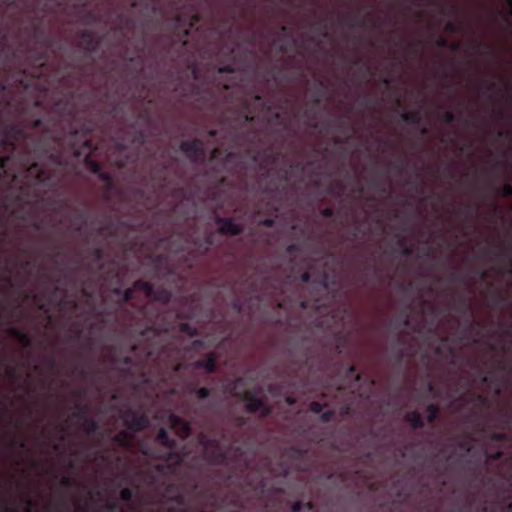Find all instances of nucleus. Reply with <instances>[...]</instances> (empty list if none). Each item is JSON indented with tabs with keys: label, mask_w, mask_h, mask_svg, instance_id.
<instances>
[{
	"label": "nucleus",
	"mask_w": 512,
	"mask_h": 512,
	"mask_svg": "<svg viewBox=\"0 0 512 512\" xmlns=\"http://www.w3.org/2000/svg\"><path fill=\"white\" fill-rule=\"evenodd\" d=\"M91 132L92 129L88 125H83L80 129H73L70 133L71 135L69 139V144H71V148L74 154L76 156H80L81 151L76 147V144L78 142L82 143L83 147L89 151L88 155H86L84 158L85 166L90 172L97 175L99 172H101L102 166L90 155V153L95 149L92 140L89 139Z\"/></svg>",
	"instance_id": "f257e3e1"
},
{
	"label": "nucleus",
	"mask_w": 512,
	"mask_h": 512,
	"mask_svg": "<svg viewBox=\"0 0 512 512\" xmlns=\"http://www.w3.org/2000/svg\"><path fill=\"white\" fill-rule=\"evenodd\" d=\"M180 150L186 154L191 162L204 163L206 160L204 142L198 138L182 141Z\"/></svg>",
	"instance_id": "f03ea898"
},
{
	"label": "nucleus",
	"mask_w": 512,
	"mask_h": 512,
	"mask_svg": "<svg viewBox=\"0 0 512 512\" xmlns=\"http://www.w3.org/2000/svg\"><path fill=\"white\" fill-rule=\"evenodd\" d=\"M242 399L245 401L246 411L249 413H260L261 418H266L272 413V407L267 402L257 397L255 391H246Z\"/></svg>",
	"instance_id": "7ed1b4c3"
},
{
	"label": "nucleus",
	"mask_w": 512,
	"mask_h": 512,
	"mask_svg": "<svg viewBox=\"0 0 512 512\" xmlns=\"http://www.w3.org/2000/svg\"><path fill=\"white\" fill-rule=\"evenodd\" d=\"M122 419L126 428L132 432H139L146 429L149 425V419L145 414H140L132 408L125 410Z\"/></svg>",
	"instance_id": "20e7f679"
},
{
	"label": "nucleus",
	"mask_w": 512,
	"mask_h": 512,
	"mask_svg": "<svg viewBox=\"0 0 512 512\" xmlns=\"http://www.w3.org/2000/svg\"><path fill=\"white\" fill-rule=\"evenodd\" d=\"M215 223L220 225L218 233L221 235L238 236L244 230L243 225L235 223L232 218L216 216Z\"/></svg>",
	"instance_id": "39448f33"
},
{
	"label": "nucleus",
	"mask_w": 512,
	"mask_h": 512,
	"mask_svg": "<svg viewBox=\"0 0 512 512\" xmlns=\"http://www.w3.org/2000/svg\"><path fill=\"white\" fill-rule=\"evenodd\" d=\"M28 137V133L26 132L24 127H20L17 125H10L6 128V135L1 141V145L6 147L8 145H12L15 147V141L23 140Z\"/></svg>",
	"instance_id": "423d86ee"
},
{
	"label": "nucleus",
	"mask_w": 512,
	"mask_h": 512,
	"mask_svg": "<svg viewBox=\"0 0 512 512\" xmlns=\"http://www.w3.org/2000/svg\"><path fill=\"white\" fill-rule=\"evenodd\" d=\"M169 422L173 429L176 430V433L182 439H186L192 435V427L189 421L183 419L182 417L171 414L169 416Z\"/></svg>",
	"instance_id": "0eeeda50"
},
{
	"label": "nucleus",
	"mask_w": 512,
	"mask_h": 512,
	"mask_svg": "<svg viewBox=\"0 0 512 512\" xmlns=\"http://www.w3.org/2000/svg\"><path fill=\"white\" fill-rule=\"evenodd\" d=\"M139 312L148 321L147 326L140 331V335L142 337H147L149 334H153V335L158 334V329L155 326V320H156L158 314L150 315V313L148 312V308L146 306H142L139 309Z\"/></svg>",
	"instance_id": "6e6552de"
},
{
	"label": "nucleus",
	"mask_w": 512,
	"mask_h": 512,
	"mask_svg": "<svg viewBox=\"0 0 512 512\" xmlns=\"http://www.w3.org/2000/svg\"><path fill=\"white\" fill-rule=\"evenodd\" d=\"M197 369H204L207 373H215L217 371V356L215 353H208L204 359L197 360L194 363Z\"/></svg>",
	"instance_id": "1a4fd4ad"
},
{
	"label": "nucleus",
	"mask_w": 512,
	"mask_h": 512,
	"mask_svg": "<svg viewBox=\"0 0 512 512\" xmlns=\"http://www.w3.org/2000/svg\"><path fill=\"white\" fill-rule=\"evenodd\" d=\"M24 166H27L28 172L35 174L38 182L44 183L49 179L47 170L38 161H27L24 163Z\"/></svg>",
	"instance_id": "9d476101"
},
{
	"label": "nucleus",
	"mask_w": 512,
	"mask_h": 512,
	"mask_svg": "<svg viewBox=\"0 0 512 512\" xmlns=\"http://www.w3.org/2000/svg\"><path fill=\"white\" fill-rule=\"evenodd\" d=\"M405 420L409 423L411 428L417 430L425 426L424 419L418 411H412L406 414Z\"/></svg>",
	"instance_id": "9b49d317"
},
{
	"label": "nucleus",
	"mask_w": 512,
	"mask_h": 512,
	"mask_svg": "<svg viewBox=\"0 0 512 512\" xmlns=\"http://www.w3.org/2000/svg\"><path fill=\"white\" fill-rule=\"evenodd\" d=\"M157 442L160 443L163 447L167 449H175L176 448V441L172 439L165 428H161L156 436Z\"/></svg>",
	"instance_id": "f8f14e48"
},
{
	"label": "nucleus",
	"mask_w": 512,
	"mask_h": 512,
	"mask_svg": "<svg viewBox=\"0 0 512 512\" xmlns=\"http://www.w3.org/2000/svg\"><path fill=\"white\" fill-rule=\"evenodd\" d=\"M172 297V294L169 290L165 288H155L153 289V295H151L149 298L153 299L154 301L162 302L164 304H167L170 302Z\"/></svg>",
	"instance_id": "ddd939ff"
},
{
	"label": "nucleus",
	"mask_w": 512,
	"mask_h": 512,
	"mask_svg": "<svg viewBox=\"0 0 512 512\" xmlns=\"http://www.w3.org/2000/svg\"><path fill=\"white\" fill-rule=\"evenodd\" d=\"M401 119L404 122L413 125H420L422 123V116L419 110L412 112H403L401 114Z\"/></svg>",
	"instance_id": "4468645a"
},
{
	"label": "nucleus",
	"mask_w": 512,
	"mask_h": 512,
	"mask_svg": "<svg viewBox=\"0 0 512 512\" xmlns=\"http://www.w3.org/2000/svg\"><path fill=\"white\" fill-rule=\"evenodd\" d=\"M133 284H134L135 291L136 290L142 291L145 294V296H147V297H150L151 295H153V289H154L153 283L144 281V280H136V281H134Z\"/></svg>",
	"instance_id": "2eb2a0df"
},
{
	"label": "nucleus",
	"mask_w": 512,
	"mask_h": 512,
	"mask_svg": "<svg viewBox=\"0 0 512 512\" xmlns=\"http://www.w3.org/2000/svg\"><path fill=\"white\" fill-rule=\"evenodd\" d=\"M210 459L215 464L223 465L227 462L228 454L221 448L213 449L210 453Z\"/></svg>",
	"instance_id": "dca6fc26"
},
{
	"label": "nucleus",
	"mask_w": 512,
	"mask_h": 512,
	"mask_svg": "<svg viewBox=\"0 0 512 512\" xmlns=\"http://www.w3.org/2000/svg\"><path fill=\"white\" fill-rule=\"evenodd\" d=\"M113 441L124 448L131 447V435L127 431H121L117 435L114 436Z\"/></svg>",
	"instance_id": "f3484780"
},
{
	"label": "nucleus",
	"mask_w": 512,
	"mask_h": 512,
	"mask_svg": "<svg viewBox=\"0 0 512 512\" xmlns=\"http://www.w3.org/2000/svg\"><path fill=\"white\" fill-rule=\"evenodd\" d=\"M80 427L84 429L87 435H93L99 429V423L98 421L88 417L85 421H82Z\"/></svg>",
	"instance_id": "a211bd4d"
},
{
	"label": "nucleus",
	"mask_w": 512,
	"mask_h": 512,
	"mask_svg": "<svg viewBox=\"0 0 512 512\" xmlns=\"http://www.w3.org/2000/svg\"><path fill=\"white\" fill-rule=\"evenodd\" d=\"M426 410L428 412L427 421L429 423H434L440 414L439 406L434 403H431L427 406Z\"/></svg>",
	"instance_id": "6ab92c4d"
},
{
	"label": "nucleus",
	"mask_w": 512,
	"mask_h": 512,
	"mask_svg": "<svg viewBox=\"0 0 512 512\" xmlns=\"http://www.w3.org/2000/svg\"><path fill=\"white\" fill-rule=\"evenodd\" d=\"M84 49L87 53H96L100 47V39L91 37L89 40L84 42Z\"/></svg>",
	"instance_id": "aec40b11"
},
{
	"label": "nucleus",
	"mask_w": 512,
	"mask_h": 512,
	"mask_svg": "<svg viewBox=\"0 0 512 512\" xmlns=\"http://www.w3.org/2000/svg\"><path fill=\"white\" fill-rule=\"evenodd\" d=\"M76 411L74 412V416L80 420V424L82 421L86 420L89 417V411L87 405L77 404L75 406Z\"/></svg>",
	"instance_id": "412c9836"
},
{
	"label": "nucleus",
	"mask_w": 512,
	"mask_h": 512,
	"mask_svg": "<svg viewBox=\"0 0 512 512\" xmlns=\"http://www.w3.org/2000/svg\"><path fill=\"white\" fill-rule=\"evenodd\" d=\"M97 176L100 181H102L106 184L107 189L110 190V189L114 188V185H115L114 179L110 173L101 170V172H99L97 174Z\"/></svg>",
	"instance_id": "4be33fe9"
},
{
	"label": "nucleus",
	"mask_w": 512,
	"mask_h": 512,
	"mask_svg": "<svg viewBox=\"0 0 512 512\" xmlns=\"http://www.w3.org/2000/svg\"><path fill=\"white\" fill-rule=\"evenodd\" d=\"M161 458L165 461H174L176 465H179L182 462V457L179 453L175 452L174 449H169V451L164 453Z\"/></svg>",
	"instance_id": "5701e85b"
},
{
	"label": "nucleus",
	"mask_w": 512,
	"mask_h": 512,
	"mask_svg": "<svg viewBox=\"0 0 512 512\" xmlns=\"http://www.w3.org/2000/svg\"><path fill=\"white\" fill-rule=\"evenodd\" d=\"M74 220L78 222V225L75 227L76 232H81L82 228L86 222L85 213L81 210H76L74 213Z\"/></svg>",
	"instance_id": "b1692460"
},
{
	"label": "nucleus",
	"mask_w": 512,
	"mask_h": 512,
	"mask_svg": "<svg viewBox=\"0 0 512 512\" xmlns=\"http://www.w3.org/2000/svg\"><path fill=\"white\" fill-rule=\"evenodd\" d=\"M473 440L470 435H467L458 442V447L466 452H470L472 450Z\"/></svg>",
	"instance_id": "393cba45"
},
{
	"label": "nucleus",
	"mask_w": 512,
	"mask_h": 512,
	"mask_svg": "<svg viewBox=\"0 0 512 512\" xmlns=\"http://www.w3.org/2000/svg\"><path fill=\"white\" fill-rule=\"evenodd\" d=\"M146 141V134L143 130H137L134 132L132 143L142 146Z\"/></svg>",
	"instance_id": "a878e982"
},
{
	"label": "nucleus",
	"mask_w": 512,
	"mask_h": 512,
	"mask_svg": "<svg viewBox=\"0 0 512 512\" xmlns=\"http://www.w3.org/2000/svg\"><path fill=\"white\" fill-rule=\"evenodd\" d=\"M180 329L183 333H185L191 337L198 335V329L191 326L189 323H182L180 326Z\"/></svg>",
	"instance_id": "bb28decb"
},
{
	"label": "nucleus",
	"mask_w": 512,
	"mask_h": 512,
	"mask_svg": "<svg viewBox=\"0 0 512 512\" xmlns=\"http://www.w3.org/2000/svg\"><path fill=\"white\" fill-rule=\"evenodd\" d=\"M436 44L440 48L449 47L452 51H458V49H459V44L458 43H454V44L449 45V42L445 38H443V37H440L436 41Z\"/></svg>",
	"instance_id": "cd10ccee"
},
{
	"label": "nucleus",
	"mask_w": 512,
	"mask_h": 512,
	"mask_svg": "<svg viewBox=\"0 0 512 512\" xmlns=\"http://www.w3.org/2000/svg\"><path fill=\"white\" fill-rule=\"evenodd\" d=\"M60 485L63 488H72V487H78L79 483L75 478L63 477L60 481Z\"/></svg>",
	"instance_id": "c85d7f7f"
},
{
	"label": "nucleus",
	"mask_w": 512,
	"mask_h": 512,
	"mask_svg": "<svg viewBox=\"0 0 512 512\" xmlns=\"http://www.w3.org/2000/svg\"><path fill=\"white\" fill-rule=\"evenodd\" d=\"M133 490L129 487H125L120 491V499L124 502H130L133 498Z\"/></svg>",
	"instance_id": "c756f323"
},
{
	"label": "nucleus",
	"mask_w": 512,
	"mask_h": 512,
	"mask_svg": "<svg viewBox=\"0 0 512 512\" xmlns=\"http://www.w3.org/2000/svg\"><path fill=\"white\" fill-rule=\"evenodd\" d=\"M134 298H135V289H134V285H133L131 288H127L126 290H124L122 300L124 303H130L134 300Z\"/></svg>",
	"instance_id": "7c9ffc66"
},
{
	"label": "nucleus",
	"mask_w": 512,
	"mask_h": 512,
	"mask_svg": "<svg viewBox=\"0 0 512 512\" xmlns=\"http://www.w3.org/2000/svg\"><path fill=\"white\" fill-rule=\"evenodd\" d=\"M196 397L199 400L207 399L211 394V389L207 387H200L195 391Z\"/></svg>",
	"instance_id": "2f4dec72"
},
{
	"label": "nucleus",
	"mask_w": 512,
	"mask_h": 512,
	"mask_svg": "<svg viewBox=\"0 0 512 512\" xmlns=\"http://www.w3.org/2000/svg\"><path fill=\"white\" fill-rule=\"evenodd\" d=\"M489 439L496 443H502L507 440V434L503 432H493L489 435Z\"/></svg>",
	"instance_id": "473e14b6"
},
{
	"label": "nucleus",
	"mask_w": 512,
	"mask_h": 512,
	"mask_svg": "<svg viewBox=\"0 0 512 512\" xmlns=\"http://www.w3.org/2000/svg\"><path fill=\"white\" fill-rule=\"evenodd\" d=\"M17 340L25 348H28L32 345V339L30 335L25 331H23V333Z\"/></svg>",
	"instance_id": "72a5a7b5"
},
{
	"label": "nucleus",
	"mask_w": 512,
	"mask_h": 512,
	"mask_svg": "<svg viewBox=\"0 0 512 512\" xmlns=\"http://www.w3.org/2000/svg\"><path fill=\"white\" fill-rule=\"evenodd\" d=\"M473 398L476 402L475 405L477 408H483V407L488 406V404H489L488 399L481 394L474 395Z\"/></svg>",
	"instance_id": "f704fd0d"
},
{
	"label": "nucleus",
	"mask_w": 512,
	"mask_h": 512,
	"mask_svg": "<svg viewBox=\"0 0 512 512\" xmlns=\"http://www.w3.org/2000/svg\"><path fill=\"white\" fill-rule=\"evenodd\" d=\"M326 405L327 404H322L318 401H312L309 405V408L313 413L321 414Z\"/></svg>",
	"instance_id": "c9c22d12"
},
{
	"label": "nucleus",
	"mask_w": 512,
	"mask_h": 512,
	"mask_svg": "<svg viewBox=\"0 0 512 512\" xmlns=\"http://www.w3.org/2000/svg\"><path fill=\"white\" fill-rule=\"evenodd\" d=\"M335 417V411L334 410H327V411H322L321 415H320V420L321 422L323 423H328L330 421H332Z\"/></svg>",
	"instance_id": "e433bc0d"
},
{
	"label": "nucleus",
	"mask_w": 512,
	"mask_h": 512,
	"mask_svg": "<svg viewBox=\"0 0 512 512\" xmlns=\"http://www.w3.org/2000/svg\"><path fill=\"white\" fill-rule=\"evenodd\" d=\"M444 30L447 32V33H450V34H456L459 32L460 30V27L458 24L454 23V22H447L445 24V27H444Z\"/></svg>",
	"instance_id": "4c0bfd02"
},
{
	"label": "nucleus",
	"mask_w": 512,
	"mask_h": 512,
	"mask_svg": "<svg viewBox=\"0 0 512 512\" xmlns=\"http://www.w3.org/2000/svg\"><path fill=\"white\" fill-rule=\"evenodd\" d=\"M498 192L501 193L503 197H510L512 196V184L511 183H505Z\"/></svg>",
	"instance_id": "58836bf2"
},
{
	"label": "nucleus",
	"mask_w": 512,
	"mask_h": 512,
	"mask_svg": "<svg viewBox=\"0 0 512 512\" xmlns=\"http://www.w3.org/2000/svg\"><path fill=\"white\" fill-rule=\"evenodd\" d=\"M456 119V115L451 111H446L442 116V120L447 124L455 122Z\"/></svg>",
	"instance_id": "ea45409f"
},
{
	"label": "nucleus",
	"mask_w": 512,
	"mask_h": 512,
	"mask_svg": "<svg viewBox=\"0 0 512 512\" xmlns=\"http://www.w3.org/2000/svg\"><path fill=\"white\" fill-rule=\"evenodd\" d=\"M23 331H24V330L19 329V328L15 327V326H10V327L8 328V334H9L11 337H13L14 339H16V340L21 336V334L23 333Z\"/></svg>",
	"instance_id": "a19ab883"
},
{
	"label": "nucleus",
	"mask_w": 512,
	"mask_h": 512,
	"mask_svg": "<svg viewBox=\"0 0 512 512\" xmlns=\"http://www.w3.org/2000/svg\"><path fill=\"white\" fill-rule=\"evenodd\" d=\"M91 254H92L95 262L98 263V262L102 261L104 254H103V250L101 248H99V247L94 248L92 250Z\"/></svg>",
	"instance_id": "79ce46f5"
},
{
	"label": "nucleus",
	"mask_w": 512,
	"mask_h": 512,
	"mask_svg": "<svg viewBox=\"0 0 512 512\" xmlns=\"http://www.w3.org/2000/svg\"><path fill=\"white\" fill-rule=\"evenodd\" d=\"M47 53L46 51H39L35 54V60L37 63H40L42 66L45 65V62L47 61Z\"/></svg>",
	"instance_id": "37998d69"
},
{
	"label": "nucleus",
	"mask_w": 512,
	"mask_h": 512,
	"mask_svg": "<svg viewBox=\"0 0 512 512\" xmlns=\"http://www.w3.org/2000/svg\"><path fill=\"white\" fill-rule=\"evenodd\" d=\"M301 251V247L299 244L297 243H292V244H289L287 247H286V252L290 255H294V254H297Z\"/></svg>",
	"instance_id": "c03bdc74"
},
{
	"label": "nucleus",
	"mask_w": 512,
	"mask_h": 512,
	"mask_svg": "<svg viewBox=\"0 0 512 512\" xmlns=\"http://www.w3.org/2000/svg\"><path fill=\"white\" fill-rule=\"evenodd\" d=\"M48 159L52 163L57 164V165H60L61 162H62V156L60 154H58V153H49Z\"/></svg>",
	"instance_id": "a18cd8bd"
},
{
	"label": "nucleus",
	"mask_w": 512,
	"mask_h": 512,
	"mask_svg": "<svg viewBox=\"0 0 512 512\" xmlns=\"http://www.w3.org/2000/svg\"><path fill=\"white\" fill-rule=\"evenodd\" d=\"M259 225L267 227V228H272L275 226V219L265 218L259 222Z\"/></svg>",
	"instance_id": "49530a36"
},
{
	"label": "nucleus",
	"mask_w": 512,
	"mask_h": 512,
	"mask_svg": "<svg viewBox=\"0 0 512 512\" xmlns=\"http://www.w3.org/2000/svg\"><path fill=\"white\" fill-rule=\"evenodd\" d=\"M486 456L491 459V460H494V461H498V460H501L502 457L504 456V453L502 451H496L494 453H491V454H488L487 452L485 453Z\"/></svg>",
	"instance_id": "de8ad7c7"
},
{
	"label": "nucleus",
	"mask_w": 512,
	"mask_h": 512,
	"mask_svg": "<svg viewBox=\"0 0 512 512\" xmlns=\"http://www.w3.org/2000/svg\"><path fill=\"white\" fill-rule=\"evenodd\" d=\"M93 32L91 30H82L80 33H79V37L83 40V42H86L87 40H89L91 37H93Z\"/></svg>",
	"instance_id": "09e8293b"
},
{
	"label": "nucleus",
	"mask_w": 512,
	"mask_h": 512,
	"mask_svg": "<svg viewBox=\"0 0 512 512\" xmlns=\"http://www.w3.org/2000/svg\"><path fill=\"white\" fill-rule=\"evenodd\" d=\"M205 347V341L202 339H196L191 343L192 349H200Z\"/></svg>",
	"instance_id": "8fccbe9b"
},
{
	"label": "nucleus",
	"mask_w": 512,
	"mask_h": 512,
	"mask_svg": "<svg viewBox=\"0 0 512 512\" xmlns=\"http://www.w3.org/2000/svg\"><path fill=\"white\" fill-rule=\"evenodd\" d=\"M172 501L180 506L185 505V497L182 494H177V495L173 496Z\"/></svg>",
	"instance_id": "3c124183"
},
{
	"label": "nucleus",
	"mask_w": 512,
	"mask_h": 512,
	"mask_svg": "<svg viewBox=\"0 0 512 512\" xmlns=\"http://www.w3.org/2000/svg\"><path fill=\"white\" fill-rule=\"evenodd\" d=\"M219 73H234L235 68L232 65H223L218 69Z\"/></svg>",
	"instance_id": "603ef678"
},
{
	"label": "nucleus",
	"mask_w": 512,
	"mask_h": 512,
	"mask_svg": "<svg viewBox=\"0 0 512 512\" xmlns=\"http://www.w3.org/2000/svg\"><path fill=\"white\" fill-rule=\"evenodd\" d=\"M304 508V503L302 501H295L292 504L291 510L292 512H301V510Z\"/></svg>",
	"instance_id": "864d4df0"
},
{
	"label": "nucleus",
	"mask_w": 512,
	"mask_h": 512,
	"mask_svg": "<svg viewBox=\"0 0 512 512\" xmlns=\"http://www.w3.org/2000/svg\"><path fill=\"white\" fill-rule=\"evenodd\" d=\"M405 357V350L404 348H399L397 349V351L395 352V359L397 362H402L403 359Z\"/></svg>",
	"instance_id": "5fc2aeb1"
},
{
	"label": "nucleus",
	"mask_w": 512,
	"mask_h": 512,
	"mask_svg": "<svg viewBox=\"0 0 512 512\" xmlns=\"http://www.w3.org/2000/svg\"><path fill=\"white\" fill-rule=\"evenodd\" d=\"M198 439H199V442L204 445L205 447H207L208 445V442H209V439L210 437H208L207 434H205L204 432H201L198 436Z\"/></svg>",
	"instance_id": "6e6d98bb"
},
{
	"label": "nucleus",
	"mask_w": 512,
	"mask_h": 512,
	"mask_svg": "<svg viewBox=\"0 0 512 512\" xmlns=\"http://www.w3.org/2000/svg\"><path fill=\"white\" fill-rule=\"evenodd\" d=\"M321 214L325 218H332L334 217V210L330 207H327L322 210Z\"/></svg>",
	"instance_id": "4d7b16f0"
},
{
	"label": "nucleus",
	"mask_w": 512,
	"mask_h": 512,
	"mask_svg": "<svg viewBox=\"0 0 512 512\" xmlns=\"http://www.w3.org/2000/svg\"><path fill=\"white\" fill-rule=\"evenodd\" d=\"M84 21L85 22H95L96 21V15L92 11H88L84 15Z\"/></svg>",
	"instance_id": "13d9d810"
},
{
	"label": "nucleus",
	"mask_w": 512,
	"mask_h": 512,
	"mask_svg": "<svg viewBox=\"0 0 512 512\" xmlns=\"http://www.w3.org/2000/svg\"><path fill=\"white\" fill-rule=\"evenodd\" d=\"M26 505H27V512H30L32 509H35L37 507V502L30 498H27Z\"/></svg>",
	"instance_id": "bf43d9fd"
},
{
	"label": "nucleus",
	"mask_w": 512,
	"mask_h": 512,
	"mask_svg": "<svg viewBox=\"0 0 512 512\" xmlns=\"http://www.w3.org/2000/svg\"><path fill=\"white\" fill-rule=\"evenodd\" d=\"M232 308L236 311V312H241L242 310V304L240 302L239 299H235L233 302H232Z\"/></svg>",
	"instance_id": "052dcab7"
},
{
	"label": "nucleus",
	"mask_w": 512,
	"mask_h": 512,
	"mask_svg": "<svg viewBox=\"0 0 512 512\" xmlns=\"http://www.w3.org/2000/svg\"><path fill=\"white\" fill-rule=\"evenodd\" d=\"M207 447H212L213 449H218V448H220L219 441L217 439L210 438Z\"/></svg>",
	"instance_id": "680f3d73"
},
{
	"label": "nucleus",
	"mask_w": 512,
	"mask_h": 512,
	"mask_svg": "<svg viewBox=\"0 0 512 512\" xmlns=\"http://www.w3.org/2000/svg\"><path fill=\"white\" fill-rule=\"evenodd\" d=\"M300 278L302 282L308 283L311 279V274L308 271H305L304 273H302Z\"/></svg>",
	"instance_id": "e2e57ef3"
},
{
	"label": "nucleus",
	"mask_w": 512,
	"mask_h": 512,
	"mask_svg": "<svg viewBox=\"0 0 512 512\" xmlns=\"http://www.w3.org/2000/svg\"><path fill=\"white\" fill-rule=\"evenodd\" d=\"M401 253L403 256L408 257L412 254V249L409 248L407 245L403 246V248H401Z\"/></svg>",
	"instance_id": "0e129e2a"
},
{
	"label": "nucleus",
	"mask_w": 512,
	"mask_h": 512,
	"mask_svg": "<svg viewBox=\"0 0 512 512\" xmlns=\"http://www.w3.org/2000/svg\"><path fill=\"white\" fill-rule=\"evenodd\" d=\"M33 29H34V32L35 34L37 35H42L43 34V29H42V26L40 23H37L33 26Z\"/></svg>",
	"instance_id": "69168bd1"
},
{
	"label": "nucleus",
	"mask_w": 512,
	"mask_h": 512,
	"mask_svg": "<svg viewBox=\"0 0 512 512\" xmlns=\"http://www.w3.org/2000/svg\"><path fill=\"white\" fill-rule=\"evenodd\" d=\"M416 191L419 192V193H423L424 192V183L422 180H420L417 184H416Z\"/></svg>",
	"instance_id": "338daca9"
},
{
	"label": "nucleus",
	"mask_w": 512,
	"mask_h": 512,
	"mask_svg": "<svg viewBox=\"0 0 512 512\" xmlns=\"http://www.w3.org/2000/svg\"><path fill=\"white\" fill-rule=\"evenodd\" d=\"M276 160H277V156L274 155V154H269V155L266 156V161L268 163H275Z\"/></svg>",
	"instance_id": "774afa93"
}]
</instances>
